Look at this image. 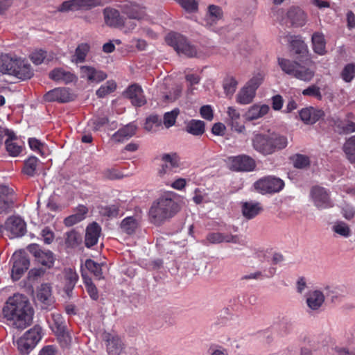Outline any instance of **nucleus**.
Returning <instances> with one entry per match:
<instances>
[{"mask_svg": "<svg viewBox=\"0 0 355 355\" xmlns=\"http://www.w3.org/2000/svg\"><path fill=\"white\" fill-rule=\"evenodd\" d=\"M4 317L17 328H25L33 319V309L26 297L15 294L8 299L3 309Z\"/></svg>", "mask_w": 355, "mask_h": 355, "instance_id": "nucleus-1", "label": "nucleus"}, {"mask_svg": "<svg viewBox=\"0 0 355 355\" xmlns=\"http://www.w3.org/2000/svg\"><path fill=\"white\" fill-rule=\"evenodd\" d=\"M178 195L173 191H165L153 202L149 216L154 223L160 224L173 218L180 210Z\"/></svg>", "mask_w": 355, "mask_h": 355, "instance_id": "nucleus-2", "label": "nucleus"}, {"mask_svg": "<svg viewBox=\"0 0 355 355\" xmlns=\"http://www.w3.org/2000/svg\"><path fill=\"white\" fill-rule=\"evenodd\" d=\"M252 145L258 153L268 155L286 148L288 140L285 136L276 132H254L252 138Z\"/></svg>", "mask_w": 355, "mask_h": 355, "instance_id": "nucleus-3", "label": "nucleus"}, {"mask_svg": "<svg viewBox=\"0 0 355 355\" xmlns=\"http://www.w3.org/2000/svg\"><path fill=\"white\" fill-rule=\"evenodd\" d=\"M165 41L178 54L191 58L197 55L196 46L191 44L184 36L178 33L171 32L168 33L165 37Z\"/></svg>", "mask_w": 355, "mask_h": 355, "instance_id": "nucleus-4", "label": "nucleus"}, {"mask_svg": "<svg viewBox=\"0 0 355 355\" xmlns=\"http://www.w3.org/2000/svg\"><path fill=\"white\" fill-rule=\"evenodd\" d=\"M254 189L262 195L273 194L281 191L284 187V182L275 176H265L254 183Z\"/></svg>", "mask_w": 355, "mask_h": 355, "instance_id": "nucleus-5", "label": "nucleus"}, {"mask_svg": "<svg viewBox=\"0 0 355 355\" xmlns=\"http://www.w3.org/2000/svg\"><path fill=\"white\" fill-rule=\"evenodd\" d=\"M310 199L313 205L318 209H327L334 207L330 197V192L327 189L314 186L310 190Z\"/></svg>", "mask_w": 355, "mask_h": 355, "instance_id": "nucleus-6", "label": "nucleus"}, {"mask_svg": "<svg viewBox=\"0 0 355 355\" xmlns=\"http://www.w3.org/2000/svg\"><path fill=\"white\" fill-rule=\"evenodd\" d=\"M10 263H12L11 277L13 280L17 281L28 269L30 261L25 252L17 251L12 254Z\"/></svg>", "mask_w": 355, "mask_h": 355, "instance_id": "nucleus-7", "label": "nucleus"}, {"mask_svg": "<svg viewBox=\"0 0 355 355\" xmlns=\"http://www.w3.org/2000/svg\"><path fill=\"white\" fill-rule=\"evenodd\" d=\"M102 0H68L64 1L58 8V10L62 12L69 11H76L80 9H88L92 7L103 6Z\"/></svg>", "mask_w": 355, "mask_h": 355, "instance_id": "nucleus-8", "label": "nucleus"}, {"mask_svg": "<svg viewBox=\"0 0 355 355\" xmlns=\"http://www.w3.org/2000/svg\"><path fill=\"white\" fill-rule=\"evenodd\" d=\"M5 230L10 238L21 237L26 232V224L19 216H10L5 222Z\"/></svg>", "mask_w": 355, "mask_h": 355, "instance_id": "nucleus-9", "label": "nucleus"}, {"mask_svg": "<svg viewBox=\"0 0 355 355\" xmlns=\"http://www.w3.org/2000/svg\"><path fill=\"white\" fill-rule=\"evenodd\" d=\"M230 168L236 171H252L256 167L254 159L246 155L229 158Z\"/></svg>", "mask_w": 355, "mask_h": 355, "instance_id": "nucleus-10", "label": "nucleus"}, {"mask_svg": "<svg viewBox=\"0 0 355 355\" xmlns=\"http://www.w3.org/2000/svg\"><path fill=\"white\" fill-rule=\"evenodd\" d=\"M161 160L162 164L158 169V175L161 178L173 174V169L179 166V158L176 153L164 154Z\"/></svg>", "mask_w": 355, "mask_h": 355, "instance_id": "nucleus-11", "label": "nucleus"}, {"mask_svg": "<svg viewBox=\"0 0 355 355\" xmlns=\"http://www.w3.org/2000/svg\"><path fill=\"white\" fill-rule=\"evenodd\" d=\"M36 301L42 309H51L53 306L54 298L52 296L51 287L48 284H43L39 287Z\"/></svg>", "mask_w": 355, "mask_h": 355, "instance_id": "nucleus-12", "label": "nucleus"}, {"mask_svg": "<svg viewBox=\"0 0 355 355\" xmlns=\"http://www.w3.org/2000/svg\"><path fill=\"white\" fill-rule=\"evenodd\" d=\"M119 8L130 19L141 20L146 15V8L135 2L125 1Z\"/></svg>", "mask_w": 355, "mask_h": 355, "instance_id": "nucleus-13", "label": "nucleus"}, {"mask_svg": "<svg viewBox=\"0 0 355 355\" xmlns=\"http://www.w3.org/2000/svg\"><path fill=\"white\" fill-rule=\"evenodd\" d=\"M46 102L67 103L73 99V95L66 87H57L46 92L44 96Z\"/></svg>", "mask_w": 355, "mask_h": 355, "instance_id": "nucleus-14", "label": "nucleus"}, {"mask_svg": "<svg viewBox=\"0 0 355 355\" xmlns=\"http://www.w3.org/2000/svg\"><path fill=\"white\" fill-rule=\"evenodd\" d=\"M12 68V69H15L14 72L16 73H10V75L23 80L30 79L33 76V70L31 64L26 60L18 56Z\"/></svg>", "mask_w": 355, "mask_h": 355, "instance_id": "nucleus-15", "label": "nucleus"}, {"mask_svg": "<svg viewBox=\"0 0 355 355\" xmlns=\"http://www.w3.org/2000/svg\"><path fill=\"white\" fill-rule=\"evenodd\" d=\"M80 71L81 78H86L92 83H99L107 78V74L104 71L91 66H82L80 68Z\"/></svg>", "mask_w": 355, "mask_h": 355, "instance_id": "nucleus-16", "label": "nucleus"}, {"mask_svg": "<svg viewBox=\"0 0 355 355\" xmlns=\"http://www.w3.org/2000/svg\"><path fill=\"white\" fill-rule=\"evenodd\" d=\"M324 302V295L319 290L310 291L306 295V303L311 311H318Z\"/></svg>", "mask_w": 355, "mask_h": 355, "instance_id": "nucleus-17", "label": "nucleus"}, {"mask_svg": "<svg viewBox=\"0 0 355 355\" xmlns=\"http://www.w3.org/2000/svg\"><path fill=\"white\" fill-rule=\"evenodd\" d=\"M300 119L306 124H313L321 119L324 113L322 110L313 107L302 109L299 112Z\"/></svg>", "mask_w": 355, "mask_h": 355, "instance_id": "nucleus-18", "label": "nucleus"}, {"mask_svg": "<svg viewBox=\"0 0 355 355\" xmlns=\"http://www.w3.org/2000/svg\"><path fill=\"white\" fill-rule=\"evenodd\" d=\"M126 96L133 105L141 107L146 103L142 88L138 85H130L125 92Z\"/></svg>", "mask_w": 355, "mask_h": 355, "instance_id": "nucleus-19", "label": "nucleus"}, {"mask_svg": "<svg viewBox=\"0 0 355 355\" xmlns=\"http://www.w3.org/2000/svg\"><path fill=\"white\" fill-rule=\"evenodd\" d=\"M206 241L211 244H218L223 242L239 243V238L237 235L224 234L218 232L209 233L206 236Z\"/></svg>", "mask_w": 355, "mask_h": 355, "instance_id": "nucleus-20", "label": "nucleus"}, {"mask_svg": "<svg viewBox=\"0 0 355 355\" xmlns=\"http://www.w3.org/2000/svg\"><path fill=\"white\" fill-rule=\"evenodd\" d=\"M50 79L59 83L69 84L76 80V76L63 68H55L49 74Z\"/></svg>", "mask_w": 355, "mask_h": 355, "instance_id": "nucleus-21", "label": "nucleus"}, {"mask_svg": "<svg viewBox=\"0 0 355 355\" xmlns=\"http://www.w3.org/2000/svg\"><path fill=\"white\" fill-rule=\"evenodd\" d=\"M107 342V349L110 355H120L124 348V344L117 335L107 334L105 336Z\"/></svg>", "mask_w": 355, "mask_h": 355, "instance_id": "nucleus-22", "label": "nucleus"}, {"mask_svg": "<svg viewBox=\"0 0 355 355\" xmlns=\"http://www.w3.org/2000/svg\"><path fill=\"white\" fill-rule=\"evenodd\" d=\"M101 232V226L96 222L89 224L86 229L85 234V245L87 248H91L96 245L98 241Z\"/></svg>", "mask_w": 355, "mask_h": 355, "instance_id": "nucleus-23", "label": "nucleus"}, {"mask_svg": "<svg viewBox=\"0 0 355 355\" xmlns=\"http://www.w3.org/2000/svg\"><path fill=\"white\" fill-rule=\"evenodd\" d=\"M11 190L5 185H0V214H6L12 206Z\"/></svg>", "mask_w": 355, "mask_h": 355, "instance_id": "nucleus-24", "label": "nucleus"}, {"mask_svg": "<svg viewBox=\"0 0 355 355\" xmlns=\"http://www.w3.org/2000/svg\"><path fill=\"white\" fill-rule=\"evenodd\" d=\"M287 17L295 26H303L306 22V15L299 7L293 6L287 12Z\"/></svg>", "mask_w": 355, "mask_h": 355, "instance_id": "nucleus-25", "label": "nucleus"}, {"mask_svg": "<svg viewBox=\"0 0 355 355\" xmlns=\"http://www.w3.org/2000/svg\"><path fill=\"white\" fill-rule=\"evenodd\" d=\"M270 107L266 104H254L250 106L245 114V119L253 121L260 119L269 112Z\"/></svg>", "mask_w": 355, "mask_h": 355, "instance_id": "nucleus-26", "label": "nucleus"}, {"mask_svg": "<svg viewBox=\"0 0 355 355\" xmlns=\"http://www.w3.org/2000/svg\"><path fill=\"white\" fill-rule=\"evenodd\" d=\"M228 115V123L232 129L238 132H243L245 130V125L241 123L240 112L233 107H229L227 111Z\"/></svg>", "mask_w": 355, "mask_h": 355, "instance_id": "nucleus-27", "label": "nucleus"}, {"mask_svg": "<svg viewBox=\"0 0 355 355\" xmlns=\"http://www.w3.org/2000/svg\"><path fill=\"white\" fill-rule=\"evenodd\" d=\"M17 58L15 54L0 53V72L8 75L14 73L15 69L12 68Z\"/></svg>", "mask_w": 355, "mask_h": 355, "instance_id": "nucleus-28", "label": "nucleus"}, {"mask_svg": "<svg viewBox=\"0 0 355 355\" xmlns=\"http://www.w3.org/2000/svg\"><path fill=\"white\" fill-rule=\"evenodd\" d=\"M263 211L261 203L258 202H245L242 205V214L247 219H252Z\"/></svg>", "mask_w": 355, "mask_h": 355, "instance_id": "nucleus-29", "label": "nucleus"}, {"mask_svg": "<svg viewBox=\"0 0 355 355\" xmlns=\"http://www.w3.org/2000/svg\"><path fill=\"white\" fill-rule=\"evenodd\" d=\"M50 328L57 335H64L65 325L62 316L59 313H52L51 318L47 319Z\"/></svg>", "mask_w": 355, "mask_h": 355, "instance_id": "nucleus-30", "label": "nucleus"}, {"mask_svg": "<svg viewBox=\"0 0 355 355\" xmlns=\"http://www.w3.org/2000/svg\"><path fill=\"white\" fill-rule=\"evenodd\" d=\"M287 41L290 43L291 51L302 56L307 53V46L299 36L288 35Z\"/></svg>", "mask_w": 355, "mask_h": 355, "instance_id": "nucleus-31", "label": "nucleus"}, {"mask_svg": "<svg viewBox=\"0 0 355 355\" xmlns=\"http://www.w3.org/2000/svg\"><path fill=\"white\" fill-rule=\"evenodd\" d=\"M30 248L35 249L33 254L38 263L48 268L53 266L54 258L53 254L51 251H42L38 249L37 245L33 247L31 246Z\"/></svg>", "mask_w": 355, "mask_h": 355, "instance_id": "nucleus-32", "label": "nucleus"}, {"mask_svg": "<svg viewBox=\"0 0 355 355\" xmlns=\"http://www.w3.org/2000/svg\"><path fill=\"white\" fill-rule=\"evenodd\" d=\"M105 22L107 25L118 27L122 24L119 12L114 8H106L103 10Z\"/></svg>", "mask_w": 355, "mask_h": 355, "instance_id": "nucleus-33", "label": "nucleus"}, {"mask_svg": "<svg viewBox=\"0 0 355 355\" xmlns=\"http://www.w3.org/2000/svg\"><path fill=\"white\" fill-rule=\"evenodd\" d=\"M63 277L64 281V289L67 295H69L78 279V276L73 269L66 268L63 272Z\"/></svg>", "mask_w": 355, "mask_h": 355, "instance_id": "nucleus-34", "label": "nucleus"}, {"mask_svg": "<svg viewBox=\"0 0 355 355\" xmlns=\"http://www.w3.org/2000/svg\"><path fill=\"white\" fill-rule=\"evenodd\" d=\"M313 51L320 55L326 53V41L322 33L315 32L311 37Z\"/></svg>", "mask_w": 355, "mask_h": 355, "instance_id": "nucleus-35", "label": "nucleus"}, {"mask_svg": "<svg viewBox=\"0 0 355 355\" xmlns=\"http://www.w3.org/2000/svg\"><path fill=\"white\" fill-rule=\"evenodd\" d=\"M5 144L7 152L12 157L18 156L22 150V146L19 144L13 132L8 138L6 139Z\"/></svg>", "mask_w": 355, "mask_h": 355, "instance_id": "nucleus-36", "label": "nucleus"}, {"mask_svg": "<svg viewBox=\"0 0 355 355\" xmlns=\"http://www.w3.org/2000/svg\"><path fill=\"white\" fill-rule=\"evenodd\" d=\"M137 126L133 123H129L119 129L114 135V139L118 141H123L132 137L136 132Z\"/></svg>", "mask_w": 355, "mask_h": 355, "instance_id": "nucleus-37", "label": "nucleus"}, {"mask_svg": "<svg viewBox=\"0 0 355 355\" xmlns=\"http://www.w3.org/2000/svg\"><path fill=\"white\" fill-rule=\"evenodd\" d=\"M255 95V91L245 85L237 94L236 102L241 105L249 104L252 102Z\"/></svg>", "mask_w": 355, "mask_h": 355, "instance_id": "nucleus-38", "label": "nucleus"}, {"mask_svg": "<svg viewBox=\"0 0 355 355\" xmlns=\"http://www.w3.org/2000/svg\"><path fill=\"white\" fill-rule=\"evenodd\" d=\"M331 230L336 234L345 239L350 237L352 234L349 225L343 220L335 221L331 226Z\"/></svg>", "mask_w": 355, "mask_h": 355, "instance_id": "nucleus-39", "label": "nucleus"}, {"mask_svg": "<svg viewBox=\"0 0 355 355\" xmlns=\"http://www.w3.org/2000/svg\"><path fill=\"white\" fill-rule=\"evenodd\" d=\"M186 131L194 136L202 135L205 132V123L200 120L192 119L187 123Z\"/></svg>", "mask_w": 355, "mask_h": 355, "instance_id": "nucleus-40", "label": "nucleus"}, {"mask_svg": "<svg viewBox=\"0 0 355 355\" xmlns=\"http://www.w3.org/2000/svg\"><path fill=\"white\" fill-rule=\"evenodd\" d=\"M120 227L123 232L132 234L138 227V221L133 216H128L122 220Z\"/></svg>", "mask_w": 355, "mask_h": 355, "instance_id": "nucleus-41", "label": "nucleus"}, {"mask_svg": "<svg viewBox=\"0 0 355 355\" xmlns=\"http://www.w3.org/2000/svg\"><path fill=\"white\" fill-rule=\"evenodd\" d=\"M40 164V160L34 156L28 157L24 161L23 173L30 177L35 175Z\"/></svg>", "mask_w": 355, "mask_h": 355, "instance_id": "nucleus-42", "label": "nucleus"}, {"mask_svg": "<svg viewBox=\"0 0 355 355\" xmlns=\"http://www.w3.org/2000/svg\"><path fill=\"white\" fill-rule=\"evenodd\" d=\"M293 76L300 80L309 82L314 76V71L298 64Z\"/></svg>", "mask_w": 355, "mask_h": 355, "instance_id": "nucleus-43", "label": "nucleus"}, {"mask_svg": "<svg viewBox=\"0 0 355 355\" xmlns=\"http://www.w3.org/2000/svg\"><path fill=\"white\" fill-rule=\"evenodd\" d=\"M90 46L87 43H81L76 49L72 61L75 63H81L85 60L86 56L89 51Z\"/></svg>", "mask_w": 355, "mask_h": 355, "instance_id": "nucleus-44", "label": "nucleus"}, {"mask_svg": "<svg viewBox=\"0 0 355 355\" xmlns=\"http://www.w3.org/2000/svg\"><path fill=\"white\" fill-rule=\"evenodd\" d=\"M24 335L35 347L42 337V329L40 326L35 325Z\"/></svg>", "mask_w": 355, "mask_h": 355, "instance_id": "nucleus-45", "label": "nucleus"}, {"mask_svg": "<svg viewBox=\"0 0 355 355\" xmlns=\"http://www.w3.org/2000/svg\"><path fill=\"white\" fill-rule=\"evenodd\" d=\"M335 128L339 134H349L355 132V123L350 121H338L335 123Z\"/></svg>", "mask_w": 355, "mask_h": 355, "instance_id": "nucleus-46", "label": "nucleus"}, {"mask_svg": "<svg viewBox=\"0 0 355 355\" xmlns=\"http://www.w3.org/2000/svg\"><path fill=\"white\" fill-rule=\"evenodd\" d=\"M278 64L284 73L291 76H293L298 63L296 62L291 61L290 60L286 58H279Z\"/></svg>", "mask_w": 355, "mask_h": 355, "instance_id": "nucleus-47", "label": "nucleus"}, {"mask_svg": "<svg viewBox=\"0 0 355 355\" xmlns=\"http://www.w3.org/2000/svg\"><path fill=\"white\" fill-rule=\"evenodd\" d=\"M343 150L348 160L352 163L355 162V136L351 137L346 141Z\"/></svg>", "mask_w": 355, "mask_h": 355, "instance_id": "nucleus-48", "label": "nucleus"}, {"mask_svg": "<svg viewBox=\"0 0 355 355\" xmlns=\"http://www.w3.org/2000/svg\"><path fill=\"white\" fill-rule=\"evenodd\" d=\"M99 214L109 218H116L120 215V210L116 205L98 207Z\"/></svg>", "mask_w": 355, "mask_h": 355, "instance_id": "nucleus-49", "label": "nucleus"}, {"mask_svg": "<svg viewBox=\"0 0 355 355\" xmlns=\"http://www.w3.org/2000/svg\"><path fill=\"white\" fill-rule=\"evenodd\" d=\"M30 59L35 64H40L44 61H49L52 56L48 57L47 52L42 49H36L30 55Z\"/></svg>", "mask_w": 355, "mask_h": 355, "instance_id": "nucleus-50", "label": "nucleus"}, {"mask_svg": "<svg viewBox=\"0 0 355 355\" xmlns=\"http://www.w3.org/2000/svg\"><path fill=\"white\" fill-rule=\"evenodd\" d=\"M116 88V83L114 80H108L104 85H101L96 93L99 98H103L113 92Z\"/></svg>", "mask_w": 355, "mask_h": 355, "instance_id": "nucleus-51", "label": "nucleus"}, {"mask_svg": "<svg viewBox=\"0 0 355 355\" xmlns=\"http://www.w3.org/2000/svg\"><path fill=\"white\" fill-rule=\"evenodd\" d=\"M17 345L19 351L23 354L29 353L35 347L33 343L26 339V336L24 335L18 339Z\"/></svg>", "mask_w": 355, "mask_h": 355, "instance_id": "nucleus-52", "label": "nucleus"}, {"mask_svg": "<svg viewBox=\"0 0 355 355\" xmlns=\"http://www.w3.org/2000/svg\"><path fill=\"white\" fill-rule=\"evenodd\" d=\"M265 77V74L262 71H259L255 73L245 84V86L257 91L258 87L261 85Z\"/></svg>", "mask_w": 355, "mask_h": 355, "instance_id": "nucleus-53", "label": "nucleus"}, {"mask_svg": "<svg viewBox=\"0 0 355 355\" xmlns=\"http://www.w3.org/2000/svg\"><path fill=\"white\" fill-rule=\"evenodd\" d=\"M340 76L345 82L350 83L355 77V64L350 63L345 65Z\"/></svg>", "mask_w": 355, "mask_h": 355, "instance_id": "nucleus-54", "label": "nucleus"}, {"mask_svg": "<svg viewBox=\"0 0 355 355\" xmlns=\"http://www.w3.org/2000/svg\"><path fill=\"white\" fill-rule=\"evenodd\" d=\"M162 120L157 115H151L146 120L144 128L147 131H155L161 125Z\"/></svg>", "mask_w": 355, "mask_h": 355, "instance_id": "nucleus-55", "label": "nucleus"}, {"mask_svg": "<svg viewBox=\"0 0 355 355\" xmlns=\"http://www.w3.org/2000/svg\"><path fill=\"white\" fill-rule=\"evenodd\" d=\"M85 267L98 279L102 278V269L100 264L92 259H87L85 261Z\"/></svg>", "mask_w": 355, "mask_h": 355, "instance_id": "nucleus-56", "label": "nucleus"}, {"mask_svg": "<svg viewBox=\"0 0 355 355\" xmlns=\"http://www.w3.org/2000/svg\"><path fill=\"white\" fill-rule=\"evenodd\" d=\"M238 85L237 80L234 77H227L223 83V88L227 96H232L236 91Z\"/></svg>", "mask_w": 355, "mask_h": 355, "instance_id": "nucleus-57", "label": "nucleus"}, {"mask_svg": "<svg viewBox=\"0 0 355 355\" xmlns=\"http://www.w3.org/2000/svg\"><path fill=\"white\" fill-rule=\"evenodd\" d=\"M292 160L293 166L297 168H304L310 164L309 157L301 154L295 155Z\"/></svg>", "mask_w": 355, "mask_h": 355, "instance_id": "nucleus-58", "label": "nucleus"}, {"mask_svg": "<svg viewBox=\"0 0 355 355\" xmlns=\"http://www.w3.org/2000/svg\"><path fill=\"white\" fill-rule=\"evenodd\" d=\"M222 16V11L221 9L216 6L211 5L209 7V12L208 15L207 16V21H211V22L209 23L210 25H211L213 23H214L216 20H218Z\"/></svg>", "mask_w": 355, "mask_h": 355, "instance_id": "nucleus-59", "label": "nucleus"}, {"mask_svg": "<svg viewBox=\"0 0 355 355\" xmlns=\"http://www.w3.org/2000/svg\"><path fill=\"white\" fill-rule=\"evenodd\" d=\"M207 355H229V352L223 346L213 343L209 346Z\"/></svg>", "mask_w": 355, "mask_h": 355, "instance_id": "nucleus-60", "label": "nucleus"}, {"mask_svg": "<svg viewBox=\"0 0 355 355\" xmlns=\"http://www.w3.org/2000/svg\"><path fill=\"white\" fill-rule=\"evenodd\" d=\"M178 114L179 110L178 109L165 113L164 116V124L166 128H168L175 124Z\"/></svg>", "mask_w": 355, "mask_h": 355, "instance_id": "nucleus-61", "label": "nucleus"}, {"mask_svg": "<svg viewBox=\"0 0 355 355\" xmlns=\"http://www.w3.org/2000/svg\"><path fill=\"white\" fill-rule=\"evenodd\" d=\"M183 9L189 12H194L198 10V2L196 0H175Z\"/></svg>", "mask_w": 355, "mask_h": 355, "instance_id": "nucleus-62", "label": "nucleus"}, {"mask_svg": "<svg viewBox=\"0 0 355 355\" xmlns=\"http://www.w3.org/2000/svg\"><path fill=\"white\" fill-rule=\"evenodd\" d=\"M85 287L87 293H89L91 298L93 300H97L98 297V291L95 285L92 283V280L90 279H87L85 277L84 275H83Z\"/></svg>", "mask_w": 355, "mask_h": 355, "instance_id": "nucleus-63", "label": "nucleus"}, {"mask_svg": "<svg viewBox=\"0 0 355 355\" xmlns=\"http://www.w3.org/2000/svg\"><path fill=\"white\" fill-rule=\"evenodd\" d=\"M80 241V236L76 231H70L67 233L65 241L71 247L76 245Z\"/></svg>", "mask_w": 355, "mask_h": 355, "instance_id": "nucleus-64", "label": "nucleus"}]
</instances>
